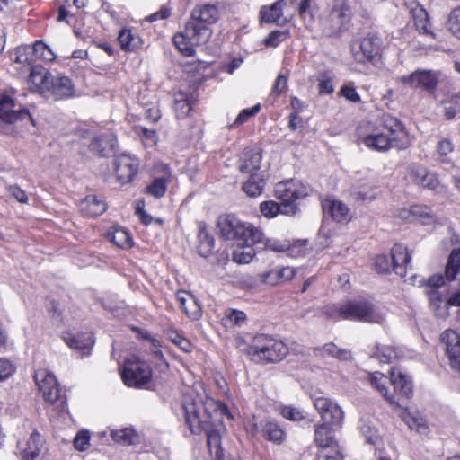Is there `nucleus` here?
Returning <instances> with one entry per match:
<instances>
[{
  "label": "nucleus",
  "instance_id": "052dcab7",
  "mask_svg": "<svg viewBox=\"0 0 460 460\" xmlns=\"http://www.w3.org/2000/svg\"><path fill=\"white\" fill-rule=\"evenodd\" d=\"M15 371L14 365L7 359H0V381L10 377Z\"/></svg>",
  "mask_w": 460,
  "mask_h": 460
},
{
  "label": "nucleus",
  "instance_id": "7c9ffc66",
  "mask_svg": "<svg viewBox=\"0 0 460 460\" xmlns=\"http://www.w3.org/2000/svg\"><path fill=\"white\" fill-rule=\"evenodd\" d=\"M286 4L285 0H278L270 7L263 6L260 11L261 21L266 23H279Z\"/></svg>",
  "mask_w": 460,
  "mask_h": 460
},
{
  "label": "nucleus",
  "instance_id": "e2e57ef3",
  "mask_svg": "<svg viewBox=\"0 0 460 460\" xmlns=\"http://www.w3.org/2000/svg\"><path fill=\"white\" fill-rule=\"evenodd\" d=\"M453 144L447 139H444L438 144L437 151L441 157V162H446V156L453 151Z\"/></svg>",
  "mask_w": 460,
  "mask_h": 460
},
{
  "label": "nucleus",
  "instance_id": "79ce46f5",
  "mask_svg": "<svg viewBox=\"0 0 460 460\" xmlns=\"http://www.w3.org/2000/svg\"><path fill=\"white\" fill-rule=\"evenodd\" d=\"M107 237L119 248L126 249L131 247L132 239L124 229L116 228L113 232L108 233Z\"/></svg>",
  "mask_w": 460,
  "mask_h": 460
},
{
  "label": "nucleus",
  "instance_id": "aec40b11",
  "mask_svg": "<svg viewBox=\"0 0 460 460\" xmlns=\"http://www.w3.org/2000/svg\"><path fill=\"white\" fill-rule=\"evenodd\" d=\"M393 270L399 276L404 277L410 265L411 255L407 247L402 244H395L391 250Z\"/></svg>",
  "mask_w": 460,
  "mask_h": 460
},
{
  "label": "nucleus",
  "instance_id": "c03bdc74",
  "mask_svg": "<svg viewBox=\"0 0 460 460\" xmlns=\"http://www.w3.org/2000/svg\"><path fill=\"white\" fill-rule=\"evenodd\" d=\"M111 436L115 442L121 445L134 444L137 438V434L130 429L112 430Z\"/></svg>",
  "mask_w": 460,
  "mask_h": 460
},
{
  "label": "nucleus",
  "instance_id": "dca6fc26",
  "mask_svg": "<svg viewBox=\"0 0 460 460\" xmlns=\"http://www.w3.org/2000/svg\"><path fill=\"white\" fill-rule=\"evenodd\" d=\"M46 93H49L55 101L65 100L75 95V86L69 77L53 75Z\"/></svg>",
  "mask_w": 460,
  "mask_h": 460
},
{
  "label": "nucleus",
  "instance_id": "393cba45",
  "mask_svg": "<svg viewBox=\"0 0 460 460\" xmlns=\"http://www.w3.org/2000/svg\"><path fill=\"white\" fill-rule=\"evenodd\" d=\"M117 144V138L113 134H104L95 137L89 145V148L101 156H108L114 152Z\"/></svg>",
  "mask_w": 460,
  "mask_h": 460
},
{
  "label": "nucleus",
  "instance_id": "4468645a",
  "mask_svg": "<svg viewBox=\"0 0 460 460\" xmlns=\"http://www.w3.org/2000/svg\"><path fill=\"white\" fill-rule=\"evenodd\" d=\"M442 341L449 366L460 376V335L454 331H446L442 334Z\"/></svg>",
  "mask_w": 460,
  "mask_h": 460
},
{
  "label": "nucleus",
  "instance_id": "72a5a7b5",
  "mask_svg": "<svg viewBox=\"0 0 460 460\" xmlns=\"http://www.w3.org/2000/svg\"><path fill=\"white\" fill-rule=\"evenodd\" d=\"M457 276H459L458 286L460 287V249H454L448 256L445 278L448 281H453Z\"/></svg>",
  "mask_w": 460,
  "mask_h": 460
},
{
  "label": "nucleus",
  "instance_id": "e433bc0d",
  "mask_svg": "<svg viewBox=\"0 0 460 460\" xmlns=\"http://www.w3.org/2000/svg\"><path fill=\"white\" fill-rule=\"evenodd\" d=\"M199 253L203 257H208L211 254L214 248V238L209 234L205 225H200L199 228Z\"/></svg>",
  "mask_w": 460,
  "mask_h": 460
},
{
  "label": "nucleus",
  "instance_id": "a211bd4d",
  "mask_svg": "<svg viewBox=\"0 0 460 460\" xmlns=\"http://www.w3.org/2000/svg\"><path fill=\"white\" fill-rule=\"evenodd\" d=\"M254 427L269 441L281 444L286 439L285 430L274 420L263 419Z\"/></svg>",
  "mask_w": 460,
  "mask_h": 460
},
{
  "label": "nucleus",
  "instance_id": "a878e982",
  "mask_svg": "<svg viewBox=\"0 0 460 460\" xmlns=\"http://www.w3.org/2000/svg\"><path fill=\"white\" fill-rule=\"evenodd\" d=\"M261 156L258 151L253 149H247L243 153L239 161V171L243 173H261L259 172L261 167Z\"/></svg>",
  "mask_w": 460,
  "mask_h": 460
},
{
  "label": "nucleus",
  "instance_id": "4be33fe9",
  "mask_svg": "<svg viewBox=\"0 0 460 460\" xmlns=\"http://www.w3.org/2000/svg\"><path fill=\"white\" fill-rule=\"evenodd\" d=\"M410 176L416 184L429 190H434L439 185L437 176L429 173L425 167L420 165L411 166Z\"/></svg>",
  "mask_w": 460,
  "mask_h": 460
},
{
  "label": "nucleus",
  "instance_id": "cd10ccee",
  "mask_svg": "<svg viewBox=\"0 0 460 460\" xmlns=\"http://www.w3.org/2000/svg\"><path fill=\"white\" fill-rule=\"evenodd\" d=\"M371 385L390 402V404L401 408L402 403L396 400L395 396L390 394L387 385H390V378L379 372H376L369 376Z\"/></svg>",
  "mask_w": 460,
  "mask_h": 460
},
{
  "label": "nucleus",
  "instance_id": "bb28decb",
  "mask_svg": "<svg viewBox=\"0 0 460 460\" xmlns=\"http://www.w3.org/2000/svg\"><path fill=\"white\" fill-rule=\"evenodd\" d=\"M263 242L261 243H248V242H237V247L233 252V261L239 264H245L252 261L253 259L256 250L261 249Z\"/></svg>",
  "mask_w": 460,
  "mask_h": 460
},
{
  "label": "nucleus",
  "instance_id": "f257e3e1",
  "mask_svg": "<svg viewBox=\"0 0 460 460\" xmlns=\"http://www.w3.org/2000/svg\"><path fill=\"white\" fill-rule=\"evenodd\" d=\"M182 409L185 420L193 434L205 433L210 455L216 460H239L236 456L224 458L220 429L226 407L214 399L199 394L184 396Z\"/></svg>",
  "mask_w": 460,
  "mask_h": 460
},
{
  "label": "nucleus",
  "instance_id": "a19ab883",
  "mask_svg": "<svg viewBox=\"0 0 460 460\" xmlns=\"http://www.w3.org/2000/svg\"><path fill=\"white\" fill-rule=\"evenodd\" d=\"M317 350L322 355H328L340 360H350L352 358L349 350L339 349L334 343H327Z\"/></svg>",
  "mask_w": 460,
  "mask_h": 460
},
{
  "label": "nucleus",
  "instance_id": "6ab92c4d",
  "mask_svg": "<svg viewBox=\"0 0 460 460\" xmlns=\"http://www.w3.org/2000/svg\"><path fill=\"white\" fill-rule=\"evenodd\" d=\"M52 77L53 75L45 67L41 66H32L28 82L30 88L41 94L46 93Z\"/></svg>",
  "mask_w": 460,
  "mask_h": 460
},
{
  "label": "nucleus",
  "instance_id": "423d86ee",
  "mask_svg": "<svg viewBox=\"0 0 460 460\" xmlns=\"http://www.w3.org/2000/svg\"><path fill=\"white\" fill-rule=\"evenodd\" d=\"M122 378L128 386L140 387L150 381L151 370L146 362L132 357L125 361Z\"/></svg>",
  "mask_w": 460,
  "mask_h": 460
},
{
  "label": "nucleus",
  "instance_id": "774afa93",
  "mask_svg": "<svg viewBox=\"0 0 460 460\" xmlns=\"http://www.w3.org/2000/svg\"><path fill=\"white\" fill-rule=\"evenodd\" d=\"M245 320V314L242 311L233 310L227 316L226 321L232 324L240 325Z\"/></svg>",
  "mask_w": 460,
  "mask_h": 460
},
{
  "label": "nucleus",
  "instance_id": "680f3d73",
  "mask_svg": "<svg viewBox=\"0 0 460 460\" xmlns=\"http://www.w3.org/2000/svg\"><path fill=\"white\" fill-rule=\"evenodd\" d=\"M10 196L14 198L20 203H27L28 196L26 192L17 185H11L8 187Z\"/></svg>",
  "mask_w": 460,
  "mask_h": 460
},
{
  "label": "nucleus",
  "instance_id": "b1692460",
  "mask_svg": "<svg viewBox=\"0 0 460 460\" xmlns=\"http://www.w3.org/2000/svg\"><path fill=\"white\" fill-rule=\"evenodd\" d=\"M176 298L188 317L198 320L201 316V306L191 293L180 290L176 293Z\"/></svg>",
  "mask_w": 460,
  "mask_h": 460
},
{
  "label": "nucleus",
  "instance_id": "c756f323",
  "mask_svg": "<svg viewBox=\"0 0 460 460\" xmlns=\"http://www.w3.org/2000/svg\"><path fill=\"white\" fill-rule=\"evenodd\" d=\"M323 209L324 212L330 214L333 220L337 222L349 221L350 218L349 208L339 200H324Z\"/></svg>",
  "mask_w": 460,
  "mask_h": 460
},
{
  "label": "nucleus",
  "instance_id": "2f4dec72",
  "mask_svg": "<svg viewBox=\"0 0 460 460\" xmlns=\"http://www.w3.org/2000/svg\"><path fill=\"white\" fill-rule=\"evenodd\" d=\"M81 210L91 217H97L104 213L107 209V204L102 199L95 195L87 196L81 202Z\"/></svg>",
  "mask_w": 460,
  "mask_h": 460
},
{
  "label": "nucleus",
  "instance_id": "4d7b16f0",
  "mask_svg": "<svg viewBox=\"0 0 460 460\" xmlns=\"http://www.w3.org/2000/svg\"><path fill=\"white\" fill-rule=\"evenodd\" d=\"M190 111L191 107L188 100L184 98L175 100V111L177 118L182 119L187 117Z\"/></svg>",
  "mask_w": 460,
  "mask_h": 460
},
{
  "label": "nucleus",
  "instance_id": "f03ea898",
  "mask_svg": "<svg viewBox=\"0 0 460 460\" xmlns=\"http://www.w3.org/2000/svg\"><path fill=\"white\" fill-rule=\"evenodd\" d=\"M219 18V12L215 4L197 5L190 13L183 31L173 37V43L179 51L186 57H193L195 48L206 44L211 35V26Z\"/></svg>",
  "mask_w": 460,
  "mask_h": 460
},
{
  "label": "nucleus",
  "instance_id": "13d9d810",
  "mask_svg": "<svg viewBox=\"0 0 460 460\" xmlns=\"http://www.w3.org/2000/svg\"><path fill=\"white\" fill-rule=\"evenodd\" d=\"M261 109V106L260 104H257L250 109H244L243 110L239 115L237 116V118L235 119L233 126H238V125H241L243 123H244L245 121H247V119L252 116H254L255 114H257L259 112Z\"/></svg>",
  "mask_w": 460,
  "mask_h": 460
},
{
  "label": "nucleus",
  "instance_id": "39448f33",
  "mask_svg": "<svg viewBox=\"0 0 460 460\" xmlns=\"http://www.w3.org/2000/svg\"><path fill=\"white\" fill-rule=\"evenodd\" d=\"M329 317H339L346 320H358L378 323L382 316L375 312L372 305L367 301H349L342 305H331L326 308Z\"/></svg>",
  "mask_w": 460,
  "mask_h": 460
},
{
  "label": "nucleus",
  "instance_id": "a18cd8bd",
  "mask_svg": "<svg viewBox=\"0 0 460 460\" xmlns=\"http://www.w3.org/2000/svg\"><path fill=\"white\" fill-rule=\"evenodd\" d=\"M118 40L124 50H133L139 43L138 37H136L130 30H122L119 34Z\"/></svg>",
  "mask_w": 460,
  "mask_h": 460
},
{
  "label": "nucleus",
  "instance_id": "c9c22d12",
  "mask_svg": "<svg viewBox=\"0 0 460 460\" xmlns=\"http://www.w3.org/2000/svg\"><path fill=\"white\" fill-rule=\"evenodd\" d=\"M264 176L261 173H253L243 184V190L250 197H257L261 194L264 188Z\"/></svg>",
  "mask_w": 460,
  "mask_h": 460
},
{
  "label": "nucleus",
  "instance_id": "9d476101",
  "mask_svg": "<svg viewBox=\"0 0 460 460\" xmlns=\"http://www.w3.org/2000/svg\"><path fill=\"white\" fill-rule=\"evenodd\" d=\"M314 405L321 415L323 425L331 427L341 425L343 411L336 402L325 397H319L314 400Z\"/></svg>",
  "mask_w": 460,
  "mask_h": 460
},
{
  "label": "nucleus",
  "instance_id": "8fccbe9b",
  "mask_svg": "<svg viewBox=\"0 0 460 460\" xmlns=\"http://www.w3.org/2000/svg\"><path fill=\"white\" fill-rule=\"evenodd\" d=\"M288 31L276 30L271 31L264 40V43L268 47H276L288 37Z\"/></svg>",
  "mask_w": 460,
  "mask_h": 460
},
{
  "label": "nucleus",
  "instance_id": "5701e85b",
  "mask_svg": "<svg viewBox=\"0 0 460 460\" xmlns=\"http://www.w3.org/2000/svg\"><path fill=\"white\" fill-rule=\"evenodd\" d=\"M63 340L73 349L82 351L83 355H89L93 345V340L90 333L73 334L65 332Z\"/></svg>",
  "mask_w": 460,
  "mask_h": 460
},
{
  "label": "nucleus",
  "instance_id": "6e6d98bb",
  "mask_svg": "<svg viewBox=\"0 0 460 460\" xmlns=\"http://www.w3.org/2000/svg\"><path fill=\"white\" fill-rule=\"evenodd\" d=\"M281 415L289 420L299 421L302 420L305 416L303 412L291 406H285L281 409Z\"/></svg>",
  "mask_w": 460,
  "mask_h": 460
},
{
  "label": "nucleus",
  "instance_id": "de8ad7c7",
  "mask_svg": "<svg viewBox=\"0 0 460 460\" xmlns=\"http://www.w3.org/2000/svg\"><path fill=\"white\" fill-rule=\"evenodd\" d=\"M413 18L416 29L420 32L429 34L434 37L433 33L430 32L428 29V26L429 25V16L423 9H420L416 13H414Z\"/></svg>",
  "mask_w": 460,
  "mask_h": 460
},
{
  "label": "nucleus",
  "instance_id": "f3484780",
  "mask_svg": "<svg viewBox=\"0 0 460 460\" xmlns=\"http://www.w3.org/2000/svg\"><path fill=\"white\" fill-rule=\"evenodd\" d=\"M362 143L370 149L385 152L391 148H397L395 138L385 132L372 133L360 137Z\"/></svg>",
  "mask_w": 460,
  "mask_h": 460
},
{
  "label": "nucleus",
  "instance_id": "4c0bfd02",
  "mask_svg": "<svg viewBox=\"0 0 460 460\" xmlns=\"http://www.w3.org/2000/svg\"><path fill=\"white\" fill-rule=\"evenodd\" d=\"M314 441L322 448L336 441L332 435L331 426L317 424L314 426Z\"/></svg>",
  "mask_w": 460,
  "mask_h": 460
},
{
  "label": "nucleus",
  "instance_id": "f704fd0d",
  "mask_svg": "<svg viewBox=\"0 0 460 460\" xmlns=\"http://www.w3.org/2000/svg\"><path fill=\"white\" fill-rule=\"evenodd\" d=\"M426 294L429 297V305L436 316H446L448 305H446L447 300L443 295L437 289H427Z\"/></svg>",
  "mask_w": 460,
  "mask_h": 460
},
{
  "label": "nucleus",
  "instance_id": "bf43d9fd",
  "mask_svg": "<svg viewBox=\"0 0 460 460\" xmlns=\"http://www.w3.org/2000/svg\"><path fill=\"white\" fill-rule=\"evenodd\" d=\"M340 94L351 102L358 103L360 102V96L353 86L343 85L340 90Z\"/></svg>",
  "mask_w": 460,
  "mask_h": 460
},
{
  "label": "nucleus",
  "instance_id": "49530a36",
  "mask_svg": "<svg viewBox=\"0 0 460 460\" xmlns=\"http://www.w3.org/2000/svg\"><path fill=\"white\" fill-rule=\"evenodd\" d=\"M411 214L423 225H430L434 222V216L430 208L425 206H413Z\"/></svg>",
  "mask_w": 460,
  "mask_h": 460
},
{
  "label": "nucleus",
  "instance_id": "5fc2aeb1",
  "mask_svg": "<svg viewBox=\"0 0 460 460\" xmlns=\"http://www.w3.org/2000/svg\"><path fill=\"white\" fill-rule=\"evenodd\" d=\"M376 269L380 273L389 272L393 269V261L387 255L382 254L376 258Z\"/></svg>",
  "mask_w": 460,
  "mask_h": 460
},
{
  "label": "nucleus",
  "instance_id": "473e14b6",
  "mask_svg": "<svg viewBox=\"0 0 460 460\" xmlns=\"http://www.w3.org/2000/svg\"><path fill=\"white\" fill-rule=\"evenodd\" d=\"M295 274L296 272L294 269L290 267L274 269L263 276V282L275 286L280 282L292 279L295 277Z\"/></svg>",
  "mask_w": 460,
  "mask_h": 460
},
{
  "label": "nucleus",
  "instance_id": "2eb2a0df",
  "mask_svg": "<svg viewBox=\"0 0 460 460\" xmlns=\"http://www.w3.org/2000/svg\"><path fill=\"white\" fill-rule=\"evenodd\" d=\"M115 172L121 184L130 182L137 172L138 164L133 157L122 154L114 160Z\"/></svg>",
  "mask_w": 460,
  "mask_h": 460
},
{
  "label": "nucleus",
  "instance_id": "20e7f679",
  "mask_svg": "<svg viewBox=\"0 0 460 460\" xmlns=\"http://www.w3.org/2000/svg\"><path fill=\"white\" fill-rule=\"evenodd\" d=\"M217 227L224 239L248 243H261L264 240L260 228L250 223H243L233 215L219 218Z\"/></svg>",
  "mask_w": 460,
  "mask_h": 460
},
{
  "label": "nucleus",
  "instance_id": "6e6552de",
  "mask_svg": "<svg viewBox=\"0 0 460 460\" xmlns=\"http://www.w3.org/2000/svg\"><path fill=\"white\" fill-rule=\"evenodd\" d=\"M381 43V39L376 34H367L358 46L352 47L355 60L361 64L372 62L380 54Z\"/></svg>",
  "mask_w": 460,
  "mask_h": 460
},
{
  "label": "nucleus",
  "instance_id": "1a4fd4ad",
  "mask_svg": "<svg viewBox=\"0 0 460 460\" xmlns=\"http://www.w3.org/2000/svg\"><path fill=\"white\" fill-rule=\"evenodd\" d=\"M34 379L45 401L54 403L61 397L56 376L45 369L35 372Z\"/></svg>",
  "mask_w": 460,
  "mask_h": 460
},
{
  "label": "nucleus",
  "instance_id": "3c124183",
  "mask_svg": "<svg viewBox=\"0 0 460 460\" xmlns=\"http://www.w3.org/2000/svg\"><path fill=\"white\" fill-rule=\"evenodd\" d=\"M448 30L454 34L460 35V7L455 8L447 19Z\"/></svg>",
  "mask_w": 460,
  "mask_h": 460
},
{
  "label": "nucleus",
  "instance_id": "338daca9",
  "mask_svg": "<svg viewBox=\"0 0 460 460\" xmlns=\"http://www.w3.org/2000/svg\"><path fill=\"white\" fill-rule=\"evenodd\" d=\"M288 87V77L283 75H279L273 85V93L279 95L283 93Z\"/></svg>",
  "mask_w": 460,
  "mask_h": 460
},
{
  "label": "nucleus",
  "instance_id": "69168bd1",
  "mask_svg": "<svg viewBox=\"0 0 460 460\" xmlns=\"http://www.w3.org/2000/svg\"><path fill=\"white\" fill-rule=\"evenodd\" d=\"M445 278L441 274H435L429 277L427 280V289H437L443 286Z\"/></svg>",
  "mask_w": 460,
  "mask_h": 460
},
{
  "label": "nucleus",
  "instance_id": "9b49d317",
  "mask_svg": "<svg viewBox=\"0 0 460 460\" xmlns=\"http://www.w3.org/2000/svg\"><path fill=\"white\" fill-rule=\"evenodd\" d=\"M24 119L32 121L29 111L16 104L11 97L0 95V120L13 124Z\"/></svg>",
  "mask_w": 460,
  "mask_h": 460
},
{
  "label": "nucleus",
  "instance_id": "603ef678",
  "mask_svg": "<svg viewBox=\"0 0 460 460\" xmlns=\"http://www.w3.org/2000/svg\"><path fill=\"white\" fill-rule=\"evenodd\" d=\"M33 52L40 58L45 60H53L55 58L54 54L49 48L42 41H36L33 45Z\"/></svg>",
  "mask_w": 460,
  "mask_h": 460
},
{
  "label": "nucleus",
  "instance_id": "c85d7f7f",
  "mask_svg": "<svg viewBox=\"0 0 460 460\" xmlns=\"http://www.w3.org/2000/svg\"><path fill=\"white\" fill-rule=\"evenodd\" d=\"M260 208L261 214L269 218L274 217L278 214L294 215L297 210L295 204H282L272 200L261 203Z\"/></svg>",
  "mask_w": 460,
  "mask_h": 460
},
{
  "label": "nucleus",
  "instance_id": "0eeeda50",
  "mask_svg": "<svg viewBox=\"0 0 460 460\" xmlns=\"http://www.w3.org/2000/svg\"><path fill=\"white\" fill-rule=\"evenodd\" d=\"M439 72L433 70H416L408 75L400 76L397 81L411 88L434 93L437 89Z\"/></svg>",
  "mask_w": 460,
  "mask_h": 460
},
{
  "label": "nucleus",
  "instance_id": "0e129e2a",
  "mask_svg": "<svg viewBox=\"0 0 460 460\" xmlns=\"http://www.w3.org/2000/svg\"><path fill=\"white\" fill-rule=\"evenodd\" d=\"M171 16V9L163 6L158 12H155L149 16L146 17V21L149 22H153L158 20H165Z\"/></svg>",
  "mask_w": 460,
  "mask_h": 460
},
{
  "label": "nucleus",
  "instance_id": "ddd939ff",
  "mask_svg": "<svg viewBox=\"0 0 460 460\" xmlns=\"http://www.w3.org/2000/svg\"><path fill=\"white\" fill-rule=\"evenodd\" d=\"M381 125L387 130L389 136L395 138L399 150L406 149L411 146V139L404 126L396 118L384 114L381 118Z\"/></svg>",
  "mask_w": 460,
  "mask_h": 460
},
{
  "label": "nucleus",
  "instance_id": "58836bf2",
  "mask_svg": "<svg viewBox=\"0 0 460 460\" xmlns=\"http://www.w3.org/2000/svg\"><path fill=\"white\" fill-rule=\"evenodd\" d=\"M40 435L37 431H34L31 434L27 447L22 452V460H35L40 453Z\"/></svg>",
  "mask_w": 460,
  "mask_h": 460
},
{
  "label": "nucleus",
  "instance_id": "864d4df0",
  "mask_svg": "<svg viewBox=\"0 0 460 460\" xmlns=\"http://www.w3.org/2000/svg\"><path fill=\"white\" fill-rule=\"evenodd\" d=\"M90 434L87 430H82L77 433L74 439V446L79 451H84L89 447Z\"/></svg>",
  "mask_w": 460,
  "mask_h": 460
},
{
  "label": "nucleus",
  "instance_id": "37998d69",
  "mask_svg": "<svg viewBox=\"0 0 460 460\" xmlns=\"http://www.w3.org/2000/svg\"><path fill=\"white\" fill-rule=\"evenodd\" d=\"M319 460H342L343 456L340 450L337 441L320 448L318 453Z\"/></svg>",
  "mask_w": 460,
  "mask_h": 460
},
{
  "label": "nucleus",
  "instance_id": "412c9836",
  "mask_svg": "<svg viewBox=\"0 0 460 460\" xmlns=\"http://www.w3.org/2000/svg\"><path fill=\"white\" fill-rule=\"evenodd\" d=\"M390 385L394 386L396 400L409 399L412 395L411 381L399 371H391Z\"/></svg>",
  "mask_w": 460,
  "mask_h": 460
},
{
  "label": "nucleus",
  "instance_id": "09e8293b",
  "mask_svg": "<svg viewBox=\"0 0 460 460\" xmlns=\"http://www.w3.org/2000/svg\"><path fill=\"white\" fill-rule=\"evenodd\" d=\"M167 189V181L164 178H156L147 186L146 192L155 198L164 195Z\"/></svg>",
  "mask_w": 460,
  "mask_h": 460
},
{
  "label": "nucleus",
  "instance_id": "f8f14e48",
  "mask_svg": "<svg viewBox=\"0 0 460 460\" xmlns=\"http://www.w3.org/2000/svg\"><path fill=\"white\" fill-rule=\"evenodd\" d=\"M311 189L295 181L279 182L275 189L276 197L282 204H294L295 200L309 195Z\"/></svg>",
  "mask_w": 460,
  "mask_h": 460
},
{
  "label": "nucleus",
  "instance_id": "ea45409f",
  "mask_svg": "<svg viewBox=\"0 0 460 460\" xmlns=\"http://www.w3.org/2000/svg\"><path fill=\"white\" fill-rule=\"evenodd\" d=\"M398 356L397 350L394 347L386 345H377L372 354L373 358L379 360L380 363L388 364Z\"/></svg>",
  "mask_w": 460,
  "mask_h": 460
},
{
  "label": "nucleus",
  "instance_id": "7ed1b4c3",
  "mask_svg": "<svg viewBox=\"0 0 460 460\" xmlns=\"http://www.w3.org/2000/svg\"><path fill=\"white\" fill-rule=\"evenodd\" d=\"M288 353V347L281 341L265 334L256 335L247 348L251 359L258 363H276Z\"/></svg>",
  "mask_w": 460,
  "mask_h": 460
}]
</instances>
